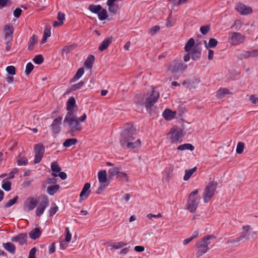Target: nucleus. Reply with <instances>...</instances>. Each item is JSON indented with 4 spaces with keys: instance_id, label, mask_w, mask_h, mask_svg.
<instances>
[{
    "instance_id": "nucleus-1",
    "label": "nucleus",
    "mask_w": 258,
    "mask_h": 258,
    "mask_svg": "<svg viewBox=\"0 0 258 258\" xmlns=\"http://www.w3.org/2000/svg\"><path fill=\"white\" fill-rule=\"evenodd\" d=\"M120 144L122 147L131 149H137L141 146L140 139L136 134L129 131H124L121 135Z\"/></svg>"
},
{
    "instance_id": "nucleus-2",
    "label": "nucleus",
    "mask_w": 258,
    "mask_h": 258,
    "mask_svg": "<svg viewBox=\"0 0 258 258\" xmlns=\"http://www.w3.org/2000/svg\"><path fill=\"white\" fill-rule=\"evenodd\" d=\"M199 190L195 189L188 196L185 205V209L190 213L196 212L201 200V197L198 195Z\"/></svg>"
},
{
    "instance_id": "nucleus-3",
    "label": "nucleus",
    "mask_w": 258,
    "mask_h": 258,
    "mask_svg": "<svg viewBox=\"0 0 258 258\" xmlns=\"http://www.w3.org/2000/svg\"><path fill=\"white\" fill-rule=\"evenodd\" d=\"M63 124L68 127V132L70 133L79 132L82 130V126L75 115L65 116Z\"/></svg>"
},
{
    "instance_id": "nucleus-4",
    "label": "nucleus",
    "mask_w": 258,
    "mask_h": 258,
    "mask_svg": "<svg viewBox=\"0 0 258 258\" xmlns=\"http://www.w3.org/2000/svg\"><path fill=\"white\" fill-rule=\"evenodd\" d=\"M184 49L186 52L190 54L192 59L197 60L200 58L201 49L198 45H195L193 38H190L186 43Z\"/></svg>"
},
{
    "instance_id": "nucleus-5",
    "label": "nucleus",
    "mask_w": 258,
    "mask_h": 258,
    "mask_svg": "<svg viewBox=\"0 0 258 258\" xmlns=\"http://www.w3.org/2000/svg\"><path fill=\"white\" fill-rule=\"evenodd\" d=\"M167 136L172 144H177L182 141L183 131L179 128L174 127L167 134Z\"/></svg>"
},
{
    "instance_id": "nucleus-6",
    "label": "nucleus",
    "mask_w": 258,
    "mask_h": 258,
    "mask_svg": "<svg viewBox=\"0 0 258 258\" xmlns=\"http://www.w3.org/2000/svg\"><path fill=\"white\" fill-rule=\"evenodd\" d=\"M217 184L216 182H210L206 187L203 195V201L205 203H208L215 194Z\"/></svg>"
},
{
    "instance_id": "nucleus-7",
    "label": "nucleus",
    "mask_w": 258,
    "mask_h": 258,
    "mask_svg": "<svg viewBox=\"0 0 258 258\" xmlns=\"http://www.w3.org/2000/svg\"><path fill=\"white\" fill-rule=\"evenodd\" d=\"M89 10L94 14H97L99 19L103 21L108 17L107 10L103 8L100 5H91L89 7Z\"/></svg>"
},
{
    "instance_id": "nucleus-8",
    "label": "nucleus",
    "mask_w": 258,
    "mask_h": 258,
    "mask_svg": "<svg viewBox=\"0 0 258 258\" xmlns=\"http://www.w3.org/2000/svg\"><path fill=\"white\" fill-rule=\"evenodd\" d=\"M245 39L243 35L238 32H230L229 33L228 42L233 45H239L243 43Z\"/></svg>"
},
{
    "instance_id": "nucleus-9",
    "label": "nucleus",
    "mask_w": 258,
    "mask_h": 258,
    "mask_svg": "<svg viewBox=\"0 0 258 258\" xmlns=\"http://www.w3.org/2000/svg\"><path fill=\"white\" fill-rule=\"evenodd\" d=\"M39 205L35 211V214L37 216H40L43 213L45 209L49 204L48 199L46 196H41L39 197Z\"/></svg>"
},
{
    "instance_id": "nucleus-10",
    "label": "nucleus",
    "mask_w": 258,
    "mask_h": 258,
    "mask_svg": "<svg viewBox=\"0 0 258 258\" xmlns=\"http://www.w3.org/2000/svg\"><path fill=\"white\" fill-rule=\"evenodd\" d=\"M210 238L209 237L204 238L200 242L197 244V247L198 248V250L197 252V255L198 256L202 255L208 251L209 242L208 241Z\"/></svg>"
},
{
    "instance_id": "nucleus-11",
    "label": "nucleus",
    "mask_w": 258,
    "mask_h": 258,
    "mask_svg": "<svg viewBox=\"0 0 258 258\" xmlns=\"http://www.w3.org/2000/svg\"><path fill=\"white\" fill-rule=\"evenodd\" d=\"M39 202V198L29 197L24 202V210L29 212L33 210Z\"/></svg>"
},
{
    "instance_id": "nucleus-12",
    "label": "nucleus",
    "mask_w": 258,
    "mask_h": 258,
    "mask_svg": "<svg viewBox=\"0 0 258 258\" xmlns=\"http://www.w3.org/2000/svg\"><path fill=\"white\" fill-rule=\"evenodd\" d=\"M67 110L68 112L66 116L75 115V113L77 110V105L74 97H71L68 99L67 102Z\"/></svg>"
},
{
    "instance_id": "nucleus-13",
    "label": "nucleus",
    "mask_w": 258,
    "mask_h": 258,
    "mask_svg": "<svg viewBox=\"0 0 258 258\" xmlns=\"http://www.w3.org/2000/svg\"><path fill=\"white\" fill-rule=\"evenodd\" d=\"M159 96V93L155 91H153L151 94L146 96L145 103L147 110L155 103Z\"/></svg>"
},
{
    "instance_id": "nucleus-14",
    "label": "nucleus",
    "mask_w": 258,
    "mask_h": 258,
    "mask_svg": "<svg viewBox=\"0 0 258 258\" xmlns=\"http://www.w3.org/2000/svg\"><path fill=\"white\" fill-rule=\"evenodd\" d=\"M235 10L242 15H248L251 14L253 12L251 7L241 3L236 4Z\"/></svg>"
},
{
    "instance_id": "nucleus-15",
    "label": "nucleus",
    "mask_w": 258,
    "mask_h": 258,
    "mask_svg": "<svg viewBox=\"0 0 258 258\" xmlns=\"http://www.w3.org/2000/svg\"><path fill=\"white\" fill-rule=\"evenodd\" d=\"M44 153V147L40 144H38L35 147V159L34 162L35 163H39Z\"/></svg>"
},
{
    "instance_id": "nucleus-16",
    "label": "nucleus",
    "mask_w": 258,
    "mask_h": 258,
    "mask_svg": "<svg viewBox=\"0 0 258 258\" xmlns=\"http://www.w3.org/2000/svg\"><path fill=\"white\" fill-rule=\"evenodd\" d=\"M184 68L183 65L177 60H174L170 63L168 71L170 73H174L181 71Z\"/></svg>"
},
{
    "instance_id": "nucleus-17",
    "label": "nucleus",
    "mask_w": 258,
    "mask_h": 258,
    "mask_svg": "<svg viewBox=\"0 0 258 258\" xmlns=\"http://www.w3.org/2000/svg\"><path fill=\"white\" fill-rule=\"evenodd\" d=\"M91 184L89 183H86L80 193V198L81 201L86 200L91 193Z\"/></svg>"
},
{
    "instance_id": "nucleus-18",
    "label": "nucleus",
    "mask_w": 258,
    "mask_h": 258,
    "mask_svg": "<svg viewBox=\"0 0 258 258\" xmlns=\"http://www.w3.org/2000/svg\"><path fill=\"white\" fill-rule=\"evenodd\" d=\"M62 117L59 116L56 118L51 124L52 131L54 133L57 134L60 131V124Z\"/></svg>"
},
{
    "instance_id": "nucleus-19",
    "label": "nucleus",
    "mask_w": 258,
    "mask_h": 258,
    "mask_svg": "<svg viewBox=\"0 0 258 258\" xmlns=\"http://www.w3.org/2000/svg\"><path fill=\"white\" fill-rule=\"evenodd\" d=\"M176 114V112L169 109H165L163 113V116L167 120L173 119Z\"/></svg>"
},
{
    "instance_id": "nucleus-20",
    "label": "nucleus",
    "mask_w": 258,
    "mask_h": 258,
    "mask_svg": "<svg viewBox=\"0 0 258 258\" xmlns=\"http://www.w3.org/2000/svg\"><path fill=\"white\" fill-rule=\"evenodd\" d=\"M5 39L7 41H11L13 39V34L14 29L13 27L10 25H7L5 28Z\"/></svg>"
},
{
    "instance_id": "nucleus-21",
    "label": "nucleus",
    "mask_w": 258,
    "mask_h": 258,
    "mask_svg": "<svg viewBox=\"0 0 258 258\" xmlns=\"http://www.w3.org/2000/svg\"><path fill=\"white\" fill-rule=\"evenodd\" d=\"M27 237L26 234L22 233L13 237L12 238V240L14 242H18L20 244H23L27 241Z\"/></svg>"
},
{
    "instance_id": "nucleus-22",
    "label": "nucleus",
    "mask_w": 258,
    "mask_h": 258,
    "mask_svg": "<svg viewBox=\"0 0 258 258\" xmlns=\"http://www.w3.org/2000/svg\"><path fill=\"white\" fill-rule=\"evenodd\" d=\"M204 43L206 49H210L216 47L218 44V41L215 38H210L208 42L207 41H204Z\"/></svg>"
},
{
    "instance_id": "nucleus-23",
    "label": "nucleus",
    "mask_w": 258,
    "mask_h": 258,
    "mask_svg": "<svg viewBox=\"0 0 258 258\" xmlns=\"http://www.w3.org/2000/svg\"><path fill=\"white\" fill-rule=\"evenodd\" d=\"M121 170V167L120 166H113V167L109 169L108 172L110 176H114L118 175Z\"/></svg>"
},
{
    "instance_id": "nucleus-24",
    "label": "nucleus",
    "mask_w": 258,
    "mask_h": 258,
    "mask_svg": "<svg viewBox=\"0 0 258 258\" xmlns=\"http://www.w3.org/2000/svg\"><path fill=\"white\" fill-rule=\"evenodd\" d=\"M197 167H195L191 169H186L184 171V175L183 179L184 181H187L191 175L196 171Z\"/></svg>"
},
{
    "instance_id": "nucleus-25",
    "label": "nucleus",
    "mask_w": 258,
    "mask_h": 258,
    "mask_svg": "<svg viewBox=\"0 0 258 258\" xmlns=\"http://www.w3.org/2000/svg\"><path fill=\"white\" fill-rule=\"evenodd\" d=\"M177 149L179 151L189 150L192 151L194 150L195 147L191 144L186 143L179 145Z\"/></svg>"
},
{
    "instance_id": "nucleus-26",
    "label": "nucleus",
    "mask_w": 258,
    "mask_h": 258,
    "mask_svg": "<svg viewBox=\"0 0 258 258\" xmlns=\"http://www.w3.org/2000/svg\"><path fill=\"white\" fill-rule=\"evenodd\" d=\"M98 179L99 182H110L107 179L106 171L104 170H101L98 173Z\"/></svg>"
},
{
    "instance_id": "nucleus-27",
    "label": "nucleus",
    "mask_w": 258,
    "mask_h": 258,
    "mask_svg": "<svg viewBox=\"0 0 258 258\" xmlns=\"http://www.w3.org/2000/svg\"><path fill=\"white\" fill-rule=\"evenodd\" d=\"M41 231L38 228H35L29 233V236L32 239L38 238L41 235Z\"/></svg>"
},
{
    "instance_id": "nucleus-28",
    "label": "nucleus",
    "mask_w": 258,
    "mask_h": 258,
    "mask_svg": "<svg viewBox=\"0 0 258 258\" xmlns=\"http://www.w3.org/2000/svg\"><path fill=\"white\" fill-rule=\"evenodd\" d=\"M110 182H99V186L97 189V194H101L109 185Z\"/></svg>"
},
{
    "instance_id": "nucleus-29",
    "label": "nucleus",
    "mask_w": 258,
    "mask_h": 258,
    "mask_svg": "<svg viewBox=\"0 0 258 258\" xmlns=\"http://www.w3.org/2000/svg\"><path fill=\"white\" fill-rule=\"evenodd\" d=\"M59 186L57 184L49 185L47 188V191L50 195H53L59 189Z\"/></svg>"
},
{
    "instance_id": "nucleus-30",
    "label": "nucleus",
    "mask_w": 258,
    "mask_h": 258,
    "mask_svg": "<svg viewBox=\"0 0 258 258\" xmlns=\"http://www.w3.org/2000/svg\"><path fill=\"white\" fill-rule=\"evenodd\" d=\"M84 68H80L78 70L77 73H76L75 76L72 78V79L71 80V82H76V81L80 79L82 77V76L84 75Z\"/></svg>"
},
{
    "instance_id": "nucleus-31",
    "label": "nucleus",
    "mask_w": 258,
    "mask_h": 258,
    "mask_svg": "<svg viewBox=\"0 0 258 258\" xmlns=\"http://www.w3.org/2000/svg\"><path fill=\"white\" fill-rule=\"evenodd\" d=\"M111 43V39L107 38L104 39L99 47V49L100 51H103L106 49Z\"/></svg>"
},
{
    "instance_id": "nucleus-32",
    "label": "nucleus",
    "mask_w": 258,
    "mask_h": 258,
    "mask_svg": "<svg viewBox=\"0 0 258 258\" xmlns=\"http://www.w3.org/2000/svg\"><path fill=\"white\" fill-rule=\"evenodd\" d=\"M94 59H95V58H94V56H93V55L89 56L84 62V66L88 69H91L92 67V64L94 62Z\"/></svg>"
},
{
    "instance_id": "nucleus-33",
    "label": "nucleus",
    "mask_w": 258,
    "mask_h": 258,
    "mask_svg": "<svg viewBox=\"0 0 258 258\" xmlns=\"http://www.w3.org/2000/svg\"><path fill=\"white\" fill-rule=\"evenodd\" d=\"M77 142V140L75 138L67 139L63 143V145L65 147H70L75 145Z\"/></svg>"
},
{
    "instance_id": "nucleus-34",
    "label": "nucleus",
    "mask_w": 258,
    "mask_h": 258,
    "mask_svg": "<svg viewBox=\"0 0 258 258\" xmlns=\"http://www.w3.org/2000/svg\"><path fill=\"white\" fill-rule=\"evenodd\" d=\"M51 167L52 171L53 172L52 175L55 177L57 176V173H58L60 170V169L58 167V165L56 163H52Z\"/></svg>"
},
{
    "instance_id": "nucleus-35",
    "label": "nucleus",
    "mask_w": 258,
    "mask_h": 258,
    "mask_svg": "<svg viewBox=\"0 0 258 258\" xmlns=\"http://www.w3.org/2000/svg\"><path fill=\"white\" fill-rule=\"evenodd\" d=\"M4 247L7 251L12 253L14 252L15 250V245L10 242L4 243Z\"/></svg>"
},
{
    "instance_id": "nucleus-36",
    "label": "nucleus",
    "mask_w": 258,
    "mask_h": 258,
    "mask_svg": "<svg viewBox=\"0 0 258 258\" xmlns=\"http://www.w3.org/2000/svg\"><path fill=\"white\" fill-rule=\"evenodd\" d=\"M2 188L6 191H10L11 189V183L6 179L2 181Z\"/></svg>"
},
{
    "instance_id": "nucleus-37",
    "label": "nucleus",
    "mask_w": 258,
    "mask_h": 258,
    "mask_svg": "<svg viewBox=\"0 0 258 258\" xmlns=\"http://www.w3.org/2000/svg\"><path fill=\"white\" fill-rule=\"evenodd\" d=\"M244 56L246 57L258 56V49H254L250 51L245 52Z\"/></svg>"
},
{
    "instance_id": "nucleus-38",
    "label": "nucleus",
    "mask_w": 258,
    "mask_h": 258,
    "mask_svg": "<svg viewBox=\"0 0 258 258\" xmlns=\"http://www.w3.org/2000/svg\"><path fill=\"white\" fill-rule=\"evenodd\" d=\"M229 93V90L225 88H221L219 89L217 92V97L218 98H222L225 95Z\"/></svg>"
},
{
    "instance_id": "nucleus-39",
    "label": "nucleus",
    "mask_w": 258,
    "mask_h": 258,
    "mask_svg": "<svg viewBox=\"0 0 258 258\" xmlns=\"http://www.w3.org/2000/svg\"><path fill=\"white\" fill-rule=\"evenodd\" d=\"M38 40V37L36 36L33 35L30 38L29 41V45L28 49H32L34 46L37 43Z\"/></svg>"
},
{
    "instance_id": "nucleus-40",
    "label": "nucleus",
    "mask_w": 258,
    "mask_h": 258,
    "mask_svg": "<svg viewBox=\"0 0 258 258\" xmlns=\"http://www.w3.org/2000/svg\"><path fill=\"white\" fill-rule=\"evenodd\" d=\"M6 71L9 75L14 76L16 74V68L13 66H8L6 69Z\"/></svg>"
},
{
    "instance_id": "nucleus-41",
    "label": "nucleus",
    "mask_w": 258,
    "mask_h": 258,
    "mask_svg": "<svg viewBox=\"0 0 258 258\" xmlns=\"http://www.w3.org/2000/svg\"><path fill=\"white\" fill-rule=\"evenodd\" d=\"M127 243L123 241H120L118 242H116L113 244L112 245V247L113 248H114L115 249H118L120 248H122L124 246H125L127 245Z\"/></svg>"
},
{
    "instance_id": "nucleus-42",
    "label": "nucleus",
    "mask_w": 258,
    "mask_h": 258,
    "mask_svg": "<svg viewBox=\"0 0 258 258\" xmlns=\"http://www.w3.org/2000/svg\"><path fill=\"white\" fill-rule=\"evenodd\" d=\"M244 149V144L242 142H238L237 146L236 152L237 154H241Z\"/></svg>"
},
{
    "instance_id": "nucleus-43",
    "label": "nucleus",
    "mask_w": 258,
    "mask_h": 258,
    "mask_svg": "<svg viewBox=\"0 0 258 258\" xmlns=\"http://www.w3.org/2000/svg\"><path fill=\"white\" fill-rule=\"evenodd\" d=\"M65 238L64 240L67 242H70L72 239V234L71 233L69 229L66 228L65 230Z\"/></svg>"
},
{
    "instance_id": "nucleus-44",
    "label": "nucleus",
    "mask_w": 258,
    "mask_h": 258,
    "mask_svg": "<svg viewBox=\"0 0 258 258\" xmlns=\"http://www.w3.org/2000/svg\"><path fill=\"white\" fill-rule=\"evenodd\" d=\"M33 60L35 63L39 64L43 62V58L41 55H37L33 59Z\"/></svg>"
},
{
    "instance_id": "nucleus-45",
    "label": "nucleus",
    "mask_w": 258,
    "mask_h": 258,
    "mask_svg": "<svg viewBox=\"0 0 258 258\" xmlns=\"http://www.w3.org/2000/svg\"><path fill=\"white\" fill-rule=\"evenodd\" d=\"M34 68L33 65L31 63L29 62L27 64L25 69V73L27 75H29L33 70Z\"/></svg>"
},
{
    "instance_id": "nucleus-46",
    "label": "nucleus",
    "mask_w": 258,
    "mask_h": 258,
    "mask_svg": "<svg viewBox=\"0 0 258 258\" xmlns=\"http://www.w3.org/2000/svg\"><path fill=\"white\" fill-rule=\"evenodd\" d=\"M72 49L73 47L72 46H66L62 48L61 50V54L62 55L68 54L72 50Z\"/></svg>"
},
{
    "instance_id": "nucleus-47",
    "label": "nucleus",
    "mask_w": 258,
    "mask_h": 258,
    "mask_svg": "<svg viewBox=\"0 0 258 258\" xmlns=\"http://www.w3.org/2000/svg\"><path fill=\"white\" fill-rule=\"evenodd\" d=\"M84 85L83 82H80L77 84H74L72 85L71 87V90L72 91H75L76 90H78L80 88H81L83 85Z\"/></svg>"
},
{
    "instance_id": "nucleus-48",
    "label": "nucleus",
    "mask_w": 258,
    "mask_h": 258,
    "mask_svg": "<svg viewBox=\"0 0 258 258\" xmlns=\"http://www.w3.org/2000/svg\"><path fill=\"white\" fill-rule=\"evenodd\" d=\"M18 197L16 196L14 199H11L8 201V202L6 204V207H10L12 206L18 200Z\"/></svg>"
},
{
    "instance_id": "nucleus-49",
    "label": "nucleus",
    "mask_w": 258,
    "mask_h": 258,
    "mask_svg": "<svg viewBox=\"0 0 258 258\" xmlns=\"http://www.w3.org/2000/svg\"><path fill=\"white\" fill-rule=\"evenodd\" d=\"M117 177L125 181H127L128 180L127 175L125 173L121 171L119 173Z\"/></svg>"
},
{
    "instance_id": "nucleus-50",
    "label": "nucleus",
    "mask_w": 258,
    "mask_h": 258,
    "mask_svg": "<svg viewBox=\"0 0 258 258\" xmlns=\"http://www.w3.org/2000/svg\"><path fill=\"white\" fill-rule=\"evenodd\" d=\"M209 30L210 27L208 25L202 26L200 28L201 32L204 35L207 34Z\"/></svg>"
},
{
    "instance_id": "nucleus-51",
    "label": "nucleus",
    "mask_w": 258,
    "mask_h": 258,
    "mask_svg": "<svg viewBox=\"0 0 258 258\" xmlns=\"http://www.w3.org/2000/svg\"><path fill=\"white\" fill-rule=\"evenodd\" d=\"M58 210V207L56 206H52L51 207L50 209L49 210V215L52 216H53V215H54L56 212Z\"/></svg>"
},
{
    "instance_id": "nucleus-52",
    "label": "nucleus",
    "mask_w": 258,
    "mask_h": 258,
    "mask_svg": "<svg viewBox=\"0 0 258 258\" xmlns=\"http://www.w3.org/2000/svg\"><path fill=\"white\" fill-rule=\"evenodd\" d=\"M57 20L60 22V24H63L65 20V15L62 13L59 12L58 13Z\"/></svg>"
},
{
    "instance_id": "nucleus-53",
    "label": "nucleus",
    "mask_w": 258,
    "mask_h": 258,
    "mask_svg": "<svg viewBox=\"0 0 258 258\" xmlns=\"http://www.w3.org/2000/svg\"><path fill=\"white\" fill-rule=\"evenodd\" d=\"M51 35V31L50 28L49 27H45L44 30V34L43 36L46 37H49Z\"/></svg>"
},
{
    "instance_id": "nucleus-54",
    "label": "nucleus",
    "mask_w": 258,
    "mask_h": 258,
    "mask_svg": "<svg viewBox=\"0 0 258 258\" xmlns=\"http://www.w3.org/2000/svg\"><path fill=\"white\" fill-rule=\"evenodd\" d=\"M68 243L65 240H62L59 242L60 249L64 250L68 247Z\"/></svg>"
},
{
    "instance_id": "nucleus-55",
    "label": "nucleus",
    "mask_w": 258,
    "mask_h": 258,
    "mask_svg": "<svg viewBox=\"0 0 258 258\" xmlns=\"http://www.w3.org/2000/svg\"><path fill=\"white\" fill-rule=\"evenodd\" d=\"M161 217L162 215L160 213H158L157 214H149L147 215V217L150 220H152L153 218H158Z\"/></svg>"
},
{
    "instance_id": "nucleus-56",
    "label": "nucleus",
    "mask_w": 258,
    "mask_h": 258,
    "mask_svg": "<svg viewBox=\"0 0 258 258\" xmlns=\"http://www.w3.org/2000/svg\"><path fill=\"white\" fill-rule=\"evenodd\" d=\"M27 162V160L25 158H19L17 160V165L19 166L25 165Z\"/></svg>"
},
{
    "instance_id": "nucleus-57",
    "label": "nucleus",
    "mask_w": 258,
    "mask_h": 258,
    "mask_svg": "<svg viewBox=\"0 0 258 258\" xmlns=\"http://www.w3.org/2000/svg\"><path fill=\"white\" fill-rule=\"evenodd\" d=\"M159 29H160L159 26H155L150 29L149 32L151 35H154L156 33H157L159 30Z\"/></svg>"
},
{
    "instance_id": "nucleus-58",
    "label": "nucleus",
    "mask_w": 258,
    "mask_h": 258,
    "mask_svg": "<svg viewBox=\"0 0 258 258\" xmlns=\"http://www.w3.org/2000/svg\"><path fill=\"white\" fill-rule=\"evenodd\" d=\"M56 250V247H55V243H51L48 248V251L50 254H52L54 253L55 251Z\"/></svg>"
},
{
    "instance_id": "nucleus-59",
    "label": "nucleus",
    "mask_w": 258,
    "mask_h": 258,
    "mask_svg": "<svg viewBox=\"0 0 258 258\" xmlns=\"http://www.w3.org/2000/svg\"><path fill=\"white\" fill-rule=\"evenodd\" d=\"M131 250V246H128L127 247H125V248H124L123 249H122L120 252H119V254L120 255H126L128 252L129 251Z\"/></svg>"
},
{
    "instance_id": "nucleus-60",
    "label": "nucleus",
    "mask_w": 258,
    "mask_h": 258,
    "mask_svg": "<svg viewBox=\"0 0 258 258\" xmlns=\"http://www.w3.org/2000/svg\"><path fill=\"white\" fill-rule=\"evenodd\" d=\"M18 172V170L17 168H14L13 170L9 173L8 178L11 179L14 178V175Z\"/></svg>"
},
{
    "instance_id": "nucleus-61",
    "label": "nucleus",
    "mask_w": 258,
    "mask_h": 258,
    "mask_svg": "<svg viewBox=\"0 0 258 258\" xmlns=\"http://www.w3.org/2000/svg\"><path fill=\"white\" fill-rule=\"evenodd\" d=\"M249 100L253 104H256L258 103V97H256L254 95H251L249 97Z\"/></svg>"
},
{
    "instance_id": "nucleus-62",
    "label": "nucleus",
    "mask_w": 258,
    "mask_h": 258,
    "mask_svg": "<svg viewBox=\"0 0 258 258\" xmlns=\"http://www.w3.org/2000/svg\"><path fill=\"white\" fill-rule=\"evenodd\" d=\"M36 251V249L35 247L32 248L29 252L28 258H35V254Z\"/></svg>"
},
{
    "instance_id": "nucleus-63",
    "label": "nucleus",
    "mask_w": 258,
    "mask_h": 258,
    "mask_svg": "<svg viewBox=\"0 0 258 258\" xmlns=\"http://www.w3.org/2000/svg\"><path fill=\"white\" fill-rule=\"evenodd\" d=\"M21 12L22 10L21 9L17 8L14 11V16L16 18H18L20 16Z\"/></svg>"
},
{
    "instance_id": "nucleus-64",
    "label": "nucleus",
    "mask_w": 258,
    "mask_h": 258,
    "mask_svg": "<svg viewBox=\"0 0 258 258\" xmlns=\"http://www.w3.org/2000/svg\"><path fill=\"white\" fill-rule=\"evenodd\" d=\"M14 76L8 75L6 77V79L8 83L13 84L14 81Z\"/></svg>"
}]
</instances>
